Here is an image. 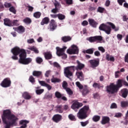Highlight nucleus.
<instances>
[{
  "label": "nucleus",
  "instance_id": "53",
  "mask_svg": "<svg viewBox=\"0 0 128 128\" xmlns=\"http://www.w3.org/2000/svg\"><path fill=\"white\" fill-rule=\"evenodd\" d=\"M29 80L30 82H32V84H34L36 82V80H34V78L32 76H30V77Z\"/></svg>",
  "mask_w": 128,
  "mask_h": 128
},
{
  "label": "nucleus",
  "instance_id": "6",
  "mask_svg": "<svg viewBox=\"0 0 128 128\" xmlns=\"http://www.w3.org/2000/svg\"><path fill=\"white\" fill-rule=\"evenodd\" d=\"M106 90L108 94H116V92H118L116 85L114 83H110V85L106 86Z\"/></svg>",
  "mask_w": 128,
  "mask_h": 128
},
{
  "label": "nucleus",
  "instance_id": "32",
  "mask_svg": "<svg viewBox=\"0 0 128 128\" xmlns=\"http://www.w3.org/2000/svg\"><path fill=\"white\" fill-rule=\"evenodd\" d=\"M58 18L60 20H64L66 19V16L61 14H58Z\"/></svg>",
  "mask_w": 128,
  "mask_h": 128
},
{
  "label": "nucleus",
  "instance_id": "5",
  "mask_svg": "<svg viewBox=\"0 0 128 128\" xmlns=\"http://www.w3.org/2000/svg\"><path fill=\"white\" fill-rule=\"evenodd\" d=\"M68 48V47L64 46L62 48L58 46L56 47V54L58 56H62V58L65 60L68 58V56L64 53L65 50Z\"/></svg>",
  "mask_w": 128,
  "mask_h": 128
},
{
  "label": "nucleus",
  "instance_id": "45",
  "mask_svg": "<svg viewBox=\"0 0 128 128\" xmlns=\"http://www.w3.org/2000/svg\"><path fill=\"white\" fill-rule=\"evenodd\" d=\"M76 86H78V88L80 90H82V88H84L82 86V84H80V83L79 82H76Z\"/></svg>",
  "mask_w": 128,
  "mask_h": 128
},
{
  "label": "nucleus",
  "instance_id": "23",
  "mask_svg": "<svg viewBox=\"0 0 128 128\" xmlns=\"http://www.w3.org/2000/svg\"><path fill=\"white\" fill-rule=\"evenodd\" d=\"M22 96L25 100H30L32 98V96L28 92L23 93Z\"/></svg>",
  "mask_w": 128,
  "mask_h": 128
},
{
  "label": "nucleus",
  "instance_id": "44",
  "mask_svg": "<svg viewBox=\"0 0 128 128\" xmlns=\"http://www.w3.org/2000/svg\"><path fill=\"white\" fill-rule=\"evenodd\" d=\"M68 118H70V120H76V117L72 114H69Z\"/></svg>",
  "mask_w": 128,
  "mask_h": 128
},
{
  "label": "nucleus",
  "instance_id": "54",
  "mask_svg": "<svg viewBox=\"0 0 128 128\" xmlns=\"http://www.w3.org/2000/svg\"><path fill=\"white\" fill-rule=\"evenodd\" d=\"M62 86H63L65 90H66V88H67L68 82H66V81H64L62 84Z\"/></svg>",
  "mask_w": 128,
  "mask_h": 128
},
{
  "label": "nucleus",
  "instance_id": "4",
  "mask_svg": "<svg viewBox=\"0 0 128 128\" xmlns=\"http://www.w3.org/2000/svg\"><path fill=\"white\" fill-rule=\"evenodd\" d=\"M90 110V107L88 106H85L80 108L77 114V118L80 120H84L88 118L86 112Z\"/></svg>",
  "mask_w": 128,
  "mask_h": 128
},
{
  "label": "nucleus",
  "instance_id": "58",
  "mask_svg": "<svg viewBox=\"0 0 128 128\" xmlns=\"http://www.w3.org/2000/svg\"><path fill=\"white\" fill-rule=\"evenodd\" d=\"M66 90L68 94H72V92L69 88H66Z\"/></svg>",
  "mask_w": 128,
  "mask_h": 128
},
{
  "label": "nucleus",
  "instance_id": "52",
  "mask_svg": "<svg viewBox=\"0 0 128 128\" xmlns=\"http://www.w3.org/2000/svg\"><path fill=\"white\" fill-rule=\"evenodd\" d=\"M55 96H56V98H62V94H60V93L58 92H56L55 93Z\"/></svg>",
  "mask_w": 128,
  "mask_h": 128
},
{
  "label": "nucleus",
  "instance_id": "20",
  "mask_svg": "<svg viewBox=\"0 0 128 128\" xmlns=\"http://www.w3.org/2000/svg\"><path fill=\"white\" fill-rule=\"evenodd\" d=\"M110 122V118L108 116H103L102 118V120L101 121V124H106Z\"/></svg>",
  "mask_w": 128,
  "mask_h": 128
},
{
  "label": "nucleus",
  "instance_id": "36",
  "mask_svg": "<svg viewBox=\"0 0 128 128\" xmlns=\"http://www.w3.org/2000/svg\"><path fill=\"white\" fill-rule=\"evenodd\" d=\"M42 74V72L40 71H34L33 72V76H40Z\"/></svg>",
  "mask_w": 128,
  "mask_h": 128
},
{
  "label": "nucleus",
  "instance_id": "41",
  "mask_svg": "<svg viewBox=\"0 0 128 128\" xmlns=\"http://www.w3.org/2000/svg\"><path fill=\"white\" fill-rule=\"evenodd\" d=\"M10 12H12L14 14H16V8H14V7L12 6L9 8Z\"/></svg>",
  "mask_w": 128,
  "mask_h": 128
},
{
  "label": "nucleus",
  "instance_id": "13",
  "mask_svg": "<svg viewBox=\"0 0 128 128\" xmlns=\"http://www.w3.org/2000/svg\"><path fill=\"white\" fill-rule=\"evenodd\" d=\"M76 76L77 78H78L80 80H84V73L81 71H77L76 72Z\"/></svg>",
  "mask_w": 128,
  "mask_h": 128
},
{
  "label": "nucleus",
  "instance_id": "34",
  "mask_svg": "<svg viewBox=\"0 0 128 128\" xmlns=\"http://www.w3.org/2000/svg\"><path fill=\"white\" fill-rule=\"evenodd\" d=\"M56 110L57 112H60V114H62V112H64V110H62V106H58L56 107Z\"/></svg>",
  "mask_w": 128,
  "mask_h": 128
},
{
  "label": "nucleus",
  "instance_id": "57",
  "mask_svg": "<svg viewBox=\"0 0 128 128\" xmlns=\"http://www.w3.org/2000/svg\"><path fill=\"white\" fill-rule=\"evenodd\" d=\"M118 108V106L116 103H112L111 104L110 108Z\"/></svg>",
  "mask_w": 128,
  "mask_h": 128
},
{
  "label": "nucleus",
  "instance_id": "12",
  "mask_svg": "<svg viewBox=\"0 0 128 128\" xmlns=\"http://www.w3.org/2000/svg\"><path fill=\"white\" fill-rule=\"evenodd\" d=\"M56 22L54 20H52L49 24V28L50 30H54L56 28Z\"/></svg>",
  "mask_w": 128,
  "mask_h": 128
},
{
  "label": "nucleus",
  "instance_id": "16",
  "mask_svg": "<svg viewBox=\"0 0 128 128\" xmlns=\"http://www.w3.org/2000/svg\"><path fill=\"white\" fill-rule=\"evenodd\" d=\"M38 82H39V84H40L42 86H46V88H48V90H52V86L46 83L44 81L39 80Z\"/></svg>",
  "mask_w": 128,
  "mask_h": 128
},
{
  "label": "nucleus",
  "instance_id": "55",
  "mask_svg": "<svg viewBox=\"0 0 128 128\" xmlns=\"http://www.w3.org/2000/svg\"><path fill=\"white\" fill-rule=\"evenodd\" d=\"M50 72H52V71L50 70H48L46 71L45 73V76H46V78H48L50 74Z\"/></svg>",
  "mask_w": 128,
  "mask_h": 128
},
{
  "label": "nucleus",
  "instance_id": "26",
  "mask_svg": "<svg viewBox=\"0 0 128 128\" xmlns=\"http://www.w3.org/2000/svg\"><path fill=\"white\" fill-rule=\"evenodd\" d=\"M4 24L7 26H12V21L8 18L4 19Z\"/></svg>",
  "mask_w": 128,
  "mask_h": 128
},
{
  "label": "nucleus",
  "instance_id": "60",
  "mask_svg": "<svg viewBox=\"0 0 128 128\" xmlns=\"http://www.w3.org/2000/svg\"><path fill=\"white\" fill-rule=\"evenodd\" d=\"M28 12H32V10H34V7L30 6H28Z\"/></svg>",
  "mask_w": 128,
  "mask_h": 128
},
{
  "label": "nucleus",
  "instance_id": "62",
  "mask_svg": "<svg viewBox=\"0 0 128 128\" xmlns=\"http://www.w3.org/2000/svg\"><path fill=\"white\" fill-rule=\"evenodd\" d=\"M34 42V38L29 39L27 40L28 44H33Z\"/></svg>",
  "mask_w": 128,
  "mask_h": 128
},
{
  "label": "nucleus",
  "instance_id": "7",
  "mask_svg": "<svg viewBox=\"0 0 128 128\" xmlns=\"http://www.w3.org/2000/svg\"><path fill=\"white\" fill-rule=\"evenodd\" d=\"M66 52L68 54H78V47L76 45L72 44L67 50Z\"/></svg>",
  "mask_w": 128,
  "mask_h": 128
},
{
  "label": "nucleus",
  "instance_id": "59",
  "mask_svg": "<svg viewBox=\"0 0 128 128\" xmlns=\"http://www.w3.org/2000/svg\"><path fill=\"white\" fill-rule=\"evenodd\" d=\"M58 12V8H56V7H55V8H53L52 10V12L53 14H56V12Z\"/></svg>",
  "mask_w": 128,
  "mask_h": 128
},
{
  "label": "nucleus",
  "instance_id": "56",
  "mask_svg": "<svg viewBox=\"0 0 128 128\" xmlns=\"http://www.w3.org/2000/svg\"><path fill=\"white\" fill-rule=\"evenodd\" d=\"M88 22L86 20H84L82 22V26H88Z\"/></svg>",
  "mask_w": 128,
  "mask_h": 128
},
{
  "label": "nucleus",
  "instance_id": "17",
  "mask_svg": "<svg viewBox=\"0 0 128 128\" xmlns=\"http://www.w3.org/2000/svg\"><path fill=\"white\" fill-rule=\"evenodd\" d=\"M76 62H77V66H76V70H82L84 68V64L82 63H80V61L78 60H77Z\"/></svg>",
  "mask_w": 128,
  "mask_h": 128
},
{
  "label": "nucleus",
  "instance_id": "51",
  "mask_svg": "<svg viewBox=\"0 0 128 128\" xmlns=\"http://www.w3.org/2000/svg\"><path fill=\"white\" fill-rule=\"evenodd\" d=\"M98 12L102 13L104 12V8L98 7Z\"/></svg>",
  "mask_w": 128,
  "mask_h": 128
},
{
  "label": "nucleus",
  "instance_id": "37",
  "mask_svg": "<svg viewBox=\"0 0 128 128\" xmlns=\"http://www.w3.org/2000/svg\"><path fill=\"white\" fill-rule=\"evenodd\" d=\"M12 26H20V23H18V20H14L12 21Z\"/></svg>",
  "mask_w": 128,
  "mask_h": 128
},
{
  "label": "nucleus",
  "instance_id": "8",
  "mask_svg": "<svg viewBox=\"0 0 128 128\" xmlns=\"http://www.w3.org/2000/svg\"><path fill=\"white\" fill-rule=\"evenodd\" d=\"M72 70H74V66H70L64 68V74L66 78L72 76Z\"/></svg>",
  "mask_w": 128,
  "mask_h": 128
},
{
  "label": "nucleus",
  "instance_id": "3",
  "mask_svg": "<svg viewBox=\"0 0 128 128\" xmlns=\"http://www.w3.org/2000/svg\"><path fill=\"white\" fill-rule=\"evenodd\" d=\"M108 26H111L112 30H114L115 32H118V30H119L118 27H116L114 24L110 22H108L106 24H102L100 26L99 29L100 30H104V32H105L106 34H110V32H112V28Z\"/></svg>",
  "mask_w": 128,
  "mask_h": 128
},
{
  "label": "nucleus",
  "instance_id": "64",
  "mask_svg": "<svg viewBox=\"0 0 128 128\" xmlns=\"http://www.w3.org/2000/svg\"><path fill=\"white\" fill-rule=\"evenodd\" d=\"M94 54L96 56H100V52L98 51H96L94 52Z\"/></svg>",
  "mask_w": 128,
  "mask_h": 128
},
{
  "label": "nucleus",
  "instance_id": "24",
  "mask_svg": "<svg viewBox=\"0 0 128 128\" xmlns=\"http://www.w3.org/2000/svg\"><path fill=\"white\" fill-rule=\"evenodd\" d=\"M62 40L64 42H66L72 40V37L70 36H64L62 37Z\"/></svg>",
  "mask_w": 128,
  "mask_h": 128
},
{
  "label": "nucleus",
  "instance_id": "31",
  "mask_svg": "<svg viewBox=\"0 0 128 128\" xmlns=\"http://www.w3.org/2000/svg\"><path fill=\"white\" fill-rule=\"evenodd\" d=\"M122 108H126L128 106V101H122L121 102Z\"/></svg>",
  "mask_w": 128,
  "mask_h": 128
},
{
  "label": "nucleus",
  "instance_id": "19",
  "mask_svg": "<svg viewBox=\"0 0 128 128\" xmlns=\"http://www.w3.org/2000/svg\"><path fill=\"white\" fill-rule=\"evenodd\" d=\"M88 21L89 22V24L91 26H92V28H96V26H98V24L96 22L94 19H88Z\"/></svg>",
  "mask_w": 128,
  "mask_h": 128
},
{
  "label": "nucleus",
  "instance_id": "46",
  "mask_svg": "<svg viewBox=\"0 0 128 128\" xmlns=\"http://www.w3.org/2000/svg\"><path fill=\"white\" fill-rule=\"evenodd\" d=\"M114 118H120L121 116H122V114L120 112H116L115 113L114 116Z\"/></svg>",
  "mask_w": 128,
  "mask_h": 128
},
{
  "label": "nucleus",
  "instance_id": "39",
  "mask_svg": "<svg viewBox=\"0 0 128 128\" xmlns=\"http://www.w3.org/2000/svg\"><path fill=\"white\" fill-rule=\"evenodd\" d=\"M51 82L54 84H56V82H60V78H52L51 80Z\"/></svg>",
  "mask_w": 128,
  "mask_h": 128
},
{
  "label": "nucleus",
  "instance_id": "11",
  "mask_svg": "<svg viewBox=\"0 0 128 128\" xmlns=\"http://www.w3.org/2000/svg\"><path fill=\"white\" fill-rule=\"evenodd\" d=\"M90 64V66L92 68H94L96 70V68H98V66L100 65V60L98 59H94L90 60L89 61Z\"/></svg>",
  "mask_w": 128,
  "mask_h": 128
},
{
  "label": "nucleus",
  "instance_id": "35",
  "mask_svg": "<svg viewBox=\"0 0 128 128\" xmlns=\"http://www.w3.org/2000/svg\"><path fill=\"white\" fill-rule=\"evenodd\" d=\"M40 16H42V14L40 12H36L34 14V16L36 18H40Z\"/></svg>",
  "mask_w": 128,
  "mask_h": 128
},
{
  "label": "nucleus",
  "instance_id": "14",
  "mask_svg": "<svg viewBox=\"0 0 128 128\" xmlns=\"http://www.w3.org/2000/svg\"><path fill=\"white\" fill-rule=\"evenodd\" d=\"M14 30L18 32V34H22V32H24V27L22 26H20L18 28H14Z\"/></svg>",
  "mask_w": 128,
  "mask_h": 128
},
{
  "label": "nucleus",
  "instance_id": "48",
  "mask_svg": "<svg viewBox=\"0 0 128 128\" xmlns=\"http://www.w3.org/2000/svg\"><path fill=\"white\" fill-rule=\"evenodd\" d=\"M98 50H100V52H101L104 53V52H106V50L102 46L98 47Z\"/></svg>",
  "mask_w": 128,
  "mask_h": 128
},
{
  "label": "nucleus",
  "instance_id": "38",
  "mask_svg": "<svg viewBox=\"0 0 128 128\" xmlns=\"http://www.w3.org/2000/svg\"><path fill=\"white\" fill-rule=\"evenodd\" d=\"M100 120V116H94L92 118V120L95 122H98V120Z\"/></svg>",
  "mask_w": 128,
  "mask_h": 128
},
{
  "label": "nucleus",
  "instance_id": "18",
  "mask_svg": "<svg viewBox=\"0 0 128 128\" xmlns=\"http://www.w3.org/2000/svg\"><path fill=\"white\" fill-rule=\"evenodd\" d=\"M62 116L60 114H56L52 117V120L55 122H58L62 120Z\"/></svg>",
  "mask_w": 128,
  "mask_h": 128
},
{
  "label": "nucleus",
  "instance_id": "21",
  "mask_svg": "<svg viewBox=\"0 0 128 128\" xmlns=\"http://www.w3.org/2000/svg\"><path fill=\"white\" fill-rule=\"evenodd\" d=\"M121 94L124 98H126L128 96V90L126 88H124L121 90Z\"/></svg>",
  "mask_w": 128,
  "mask_h": 128
},
{
  "label": "nucleus",
  "instance_id": "2",
  "mask_svg": "<svg viewBox=\"0 0 128 128\" xmlns=\"http://www.w3.org/2000/svg\"><path fill=\"white\" fill-rule=\"evenodd\" d=\"M2 118L4 124H6L4 128H10V126H16L18 124V118L14 114H12L10 110H3L2 115Z\"/></svg>",
  "mask_w": 128,
  "mask_h": 128
},
{
  "label": "nucleus",
  "instance_id": "49",
  "mask_svg": "<svg viewBox=\"0 0 128 128\" xmlns=\"http://www.w3.org/2000/svg\"><path fill=\"white\" fill-rule=\"evenodd\" d=\"M88 40H89V42H96V36L90 37V38H88Z\"/></svg>",
  "mask_w": 128,
  "mask_h": 128
},
{
  "label": "nucleus",
  "instance_id": "9",
  "mask_svg": "<svg viewBox=\"0 0 128 128\" xmlns=\"http://www.w3.org/2000/svg\"><path fill=\"white\" fill-rule=\"evenodd\" d=\"M12 84V81L10 78H4L0 84V86L2 88H10Z\"/></svg>",
  "mask_w": 128,
  "mask_h": 128
},
{
  "label": "nucleus",
  "instance_id": "47",
  "mask_svg": "<svg viewBox=\"0 0 128 128\" xmlns=\"http://www.w3.org/2000/svg\"><path fill=\"white\" fill-rule=\"evenodd\" d=\"M80 124L82 126H86L87 124H88V120H86V122H80Z\"/></svg>",
  "mask_w": 128,
  "mask_h": 128
},
{
  "label": "nucleus",
  "instance_id": "63",
  "mask_svg": "<svg viewBox=\"0 0 128 128\" xmlns=\"http://www.w3.org/2000/svg\"><path fill=\"white\" fill-rule=\"evenodd\" d=\"M126 0H118V2L120 6H122L123 2H124Z\"/></svg>",
  "mask_w": 128,
  "mask_h": 128
},
{
  "label": "nucleus",
  "instance_id": "10",
  "mask_svg": "<svg viewBox=\"0 0 128 128\" xmlns=\"http://www.w3.org/2000/svg\"><path fill=\"white\" fill-rule=\"evenodd\" d=\"M82 103H80L78 102V100H75L72 104V105L71 106V108L74 110V112H78V108H82Z\"/></svg>",
  "mask_w": 128,
  "mask_h": 128
},
{
  "label": "nucleus",
  "instance_id": "40",
  "mask_svg": "<svg viewBox=\"0 0 128 128\" xmlns=\"http://www.w3.org/2000/svg\"><path fill=\"white\" fill-rule=\"evenodd\" d=\"M23 22L25 23V24H30V22H32V20H30V18H25Z\"/></svg>",
  "mask_w": 128,
  "mask_h": 128
},
{
  "label": "nucleus",
  "instance_id": "42",
  "mask_svg": "<svg viewBox=\"0 0 128 128\" xmlns=\"http://www.w3.org/2000/svg\"><path fill=\"white\" fill-rule=\"evenodd\" d=\"M44 92V89H40V90H36V94H42V92Z\"/></svg>",
  "mask_w": 128,
  "mask_h": 128
},
{
  "label": "nucleus",
  "instance_id": "61",
  "mask_svg": "<svg viewBox=\"0 0 128 128\" xmlns=\"http://www.w3.org/2000/svg\"><path fill=\"white\" fill-rule=\"evenodd\" d=\"M117 38L118 40H122V35L120 34H117Z\"/></svg>",
  "mask_w": 128,
  "mask_h": 128
},
{
  "label": "nucleus",
  "instance_id": "27",
  "mask_svg": "<svg viewBox=\"0 0 128 128\" xmlns=\"http://www.w3.org/2000/svg\"><path fill=\"white\" fill-rule=\"evenodd\" d=\"M28 50H32V52H35V54H38V50L34 46H32L28 48Z\"/></svg>",
  "mask_w": 128,
  "mask_h": 128
},
{
  "label": "nucleus",
  "instance_id": "15",
  "mask_svg": "<svg viewBox=\"0 0 128 128\" xmlns=\"http://www.w3.org/2000/svg\"><path fill=\"white\" fill-rule=\"evenodd\" d=\"M28 122H30L28 120H20L19 122V124H20L22 125V126H20L21 128H26V126H28L27 124H28Z\"/></svg>",
  "mask_w": 128,
  "mask_h": 128
},
{
  "label": "nucleus",
  "instance_id": "22",
  "mask_svg": "<svg viewBox=\"0 0 128 128\" xmlns=\"http://www.w3.org/2000/svg\"><path fill=\"white\" fill-rule=\"evenodd\" d=\"M44 56L46 60H50L52 58V53L50 52H46L44 53Z\"/></svg>",
  "mask_w": 128,
  "mask_h": 128
},
{
  "label": "nucleus",
  "instance_id": "28",
  "mask_svg": "<svg viewBox=\"0 0 128 128\" xmlns=\"http://www.w3.org/2000/svg\"><path fill=\"white\" fill-rule=\"evenodd\" d=\"M94 52V48H92L83 51L84 54H92Z\"/></svg>",
  "mask_w": 128,
  "mask_h": 128
},
{
  "label": "nucleus",
  "instance_id": "25",
  "mask_svg": "<svg viewBox=\"0 0 128 128\" xmlns=\"http://www.w3.org/2000/svg\"><path fill=\"white\" fill-rule=\"evenodd\" d=\"M116 86L118 88V90H120V88H122V80H118L116 82Z\"/></svg>",
  "mask_w": 128,
  "mask_h": 128
},
{
  "label": "nucleus",
  "instance_id": "33",
  "mask_svg": "<svg viewBox=\"0 0 128 128\" xmlns=\"http://www.w3.org/2000/svg\"><path fill=\"white\" fill-rule=\"evenodd\" d=\"M90 94V90H88V89L87 88L84 89L83 91L82 92V96H86V94Z\"/></svg>",
  "mask_w": 128,
  "mask_h": 128
},
{
  "label": "nucleus",
  "instance_id": "50",
  "mask_svg": "<svg viewBox=\"0 0 128 128\" xmlns=\"http://www.w3.org/2000/svg\"><path fill=\"white\" fill-rule=\"evenodd\" d=\"M36 62L37 64H41V62H42V58L38 57L36 58Z\"/></svg>",
  "mask_w": 128,
  "mask_h": 128
},
{
  "label": "nucleus",
  "instance_id": "29",
  "mask_svg": "<svg viewBox=\"0 0 128 128\" xmlns=\"http://www.w3.org/2000/svg\"><path fill=\"white\" fill-rule=\"evenodd\" d=\"M106 60H110V62H114V56H110L108 54H106Z\"/></svg>",
  "mask_w": 128,
  "mask_h": 128
},
{
  "label": "nucleus",
  "instance_id": "1",
  "mask_svg": "<svg viewBox=\"0 0 128 128\" xmlns=\"http://www.w3.org/2000/svg\"><path fill=\"white\" fill-rule=\"evenodd\" d=\"M11 52H12L13 56H12V60H18V56L19 54L20 58L18 62L22 64H28L32 62V59L30 58H26V50L21 49L18 46H15L11 50Z\"/></svg>",
  "mask_w": 128,
  "mask_h": 128
},
{
  "label": "nucleus",
  "instance_id": "43",
  "mask_svg": "<svg viewBox=\"0 0 128 128\" xmlns=\"http://www.w3.org/2000/svg\"><path fill=\"white\" fill-rule=\"evenodd\" d=\"M96 41L98 40L99 42H102V36H95Z\"/></svg>",
  "mask_w": 128,
  "mask_h": 128
},
{
  "label": "nucleus",
  "instance_id": "30",
  "mask_svg": "<svg viewBox=\"0 0 128 128\" xmlns=\"http://www.w3.org/2000/svg\"><path fill=\"white\" fill-rule=\"evenodd\" d=\"M50 20V19H48V18H45L42 20V21L41 22L42 26H44V24H48V22Z\"/></svg>",
  "mask_w": 128,
  "mask_h": 128
}]
</instances>
